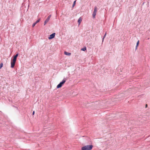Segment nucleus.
Returning a JSON list of instances; mask_svg holds the SVG:
<instances>
[{
    "mask_svg": "<svg viewBox=\"0 0 150 150\" xmlns=\"http://www.w3.org/2000/svg\"><path fill=\"white\" fill-rule=\"evenodd\" d=\"M93 147L92 145L85 146L81 147V150H91L92 149Z\"/></svg>",
    "mask_w": 150,
    "mask_h": 150,
    "instance_id": "obj_1",
    "label": "nucleus"
},
{
    "mask_svg": "<svg viewBox=\"0 0 150 150\" xmlns=\"http://www.w3.org/2000/svg\"><path fill=\"white\" fill-rule=\"evenodd\" d=\"M16 59L17 58L14 56L13 60L11 61V68H13L14 67Z\"/></svg>",
    "mask_w": 150,
    "mask_h": 150,
    "instance_id": "obj_2",
    "label": "nucleus"
},
{
    "mask_svg": "<svg viewBox=\"0 0 150 150\" xmlns=\"http://www.w3.org/2000/svg\"><path fill=\"white\" fill-rule=\"evenodd\" d=\"M66 79L64 78L62 81L57 86V88H61L62 85L66 81Z\"/></svg>",
    "mask_w": 150,
    "mask_h": 150,
    "instance_id": "obj_3",
    "label": "nucleus"
},
{
    "mask_svg": "<svg viewBox=\"0 0 150 150\" xmlns=\"http://www.w3.org/2000/svg\"><path fill=\"white\" fill-rule=\"evenodd\" d=\"M97 11V8L96 6H95L94 8V11L93 14V18H95L96 14Z\"/></svg>",
    "mask_w": 150,
    "mask_h": 150,
    "instance_id": "obj_4",
    "label": "nucleus"
},
{
    "mask_svg": "<svg viewBox=\"0 0 150 150\" xmlns=\"http://www.w3.org/2000/svg\"><path fill=\"white\" fill-rule=\"evenodd\" d=\"M55 33H53L52 34L50 35L49 36V37H48V39L49 40H50L52 39H53V38H54V37L55 36Z\"/></svg>",
    "mask_w": 150,
    "mask_h": 150,
    "instance_id": "obj_5",
    "label": "nucleus"
},
{
    "mask_svg": "<svg viewBox=\"0 0 150 150\" xmlns=\"http://www.w3.org/2000/svg\"><path fill=\"white\" fill-rule=\"evenodd\" d=\"M64 54H65L68 56H70L71 55V53L67 52L66 51L64 52Z\"/></svg>",
    "mask_w": 150,
    "mask_h": 150,
    "instance_id": "obj_6",
    "label": "nucleus"
},
{
    "mask_svg": "<svg viewBox=\"0 0 150 150\" xmlns=\"http://www.w3.org/2000/svg\"><path fill=\"white\" fill-rule=\"evenodd\" d=\"M82 20V19L81 17H80L79 18L78 21V22L79 23V24H80V23H81V21Z\"/></svg>",
    "mask_w": 150,
    "mask_h": 150,
    "instance_id": "obj_7",
    "label": "nucleus"
},
{
    "mask_svg": "<svg viewBox=\"0 0 150 150\" xmlns=\"http://www.w3.org/2000/svg\"><path fill=\"white\" fill-rule=\"evenodd\" d=\"M106 34H107V32H106L104 35V36L103 37V40H102V42H103V41H104V38L106 36Z\"/></svg>",
    "mask_w": 150,
    "mask_h": 150,
    "instance_id": "obj_8",
    "label": "nucleus"
},
{
    "mask_svg": "<svg viewBox=\"0 0 150 150\" xmlns=\"http://www.w3.org/2000/svg\"><path fill=\"white\" fill-rule=\"evenodd\" d=\"M81 50H83V51H85L86 50V47H83L81 49Z\"/></svg>",
    "mask_w": 150,
    "mask_h": 150,
    "instance_id": "obj_9",
    "label": "nucleus"
},
{
    "mask_svg": "<svg viewBox=\"0 0 150 150\" xmlns=\"http://www.w3.org/2000/svg\"><path fill=\"white\" fill-rule=\"evenodd\" d=\"M3 64L2 63H1L0 64V69H1L3 66Z\"/></svg>",
    "mask_w": 150,
    "mask_h": 150,
    "instance_id": "obj_10",
    "label": "nucleus"
},
{
    "mask_svg": "<svg viewBox=\"0 0 150 150\" xmlns=\"http://www.w3.org/2000/svg\"><path fill=\"white\" fill-rule=\"evenodd\" d=\"M40 18H39V19L38 20H37L35 23H38L40 21Z\"/></svg>",
    "mask_w": 150,
    "mask_h": 150,
    "instance_id": "obj_11",
    "label": "nucleus"
},
{
    "mask_svg": "<svg viewBox=\"0 0 150 150\" xmlns=\"http://www.w3.org/2000/svg\"><path fill=\"white\" fill-rule=\"evenodd\" d=\"M76 1H74V3H73V5H72V7H73L74 6V5H75V4H76Z\"/></svg>",
    "mask_w": 150,
    "mask_h": 150,
    "instance_id": "obj_12",
    "label": "nucleus"
},
{
    "mask_svg": "<svg viewBox=\"0 0 150 150\" xmlns=\"http://www.w3.org/2000/svg\"><path fill=\"white\" fill-rule=\"evenodd\" d=\"M49 20H50L48 18H47L45 20V21L47 23L49 21Z\"/></svg>",
    "mask_w": 150,
    "mask_h": 150,
    "instance_id": "obj_13",
    "label": "nucleus"
},
{
    "mask_svg": "<svg viewBox=\"0 0 150 150\" xmlns=\"http://www.w3.org/2000/svg\"><path fill=\"white\" fill-rule=\"evenodd\" d=\"M36 23L35 22L33 24V25H32V26L33 27H34L35 26V25H36Z\"/></svg>",
    "mask_w": 150,
    "mask_h": 150,
    "instance_id": "obj_14",
    "label": "nucleus"
},
{
    "mask_svg": "<svg viewBox=\"0 0 150 150\" xmlns=\"http://www.w3.org/2000/svg\"><path fill=\"white\" fill-rule=\"evenodd\" d=\"M51 15H50L47 18H48L49 19H50V17H51Z\"/></svg>",
    "mask_w": 150,
    "mask_h": 150,
    "instance_id": "obj_15",
    "label": "nucleus"
},
{
    "mask_svg": "<svg viewBox=\"0 0 150 150\" xmlns=\"http://www.w3.org/2000/svg\"><path fill=\"white\" fill-rule=\"evenodd\" d=\"M139 40H138V41H137V43L136 46H138V45L139 44Z\"/></svg>",
    "mask_w": 150,
    "mask_h": 150,
    "instance_id": "obj_16",
    "label": "nucleus"
},
{
    "mask_svg": "<svg viewBox=\"0 0 150 150\" xmlns=\"http://www.w3.org/2000/svg\"><path fill=\"white\" fill-rule=\"evenodd\" d=\"M18 56V54H17L15 55L14 56V57H15L16 58H17Z\"/></svg>",
    "mask_w": 150,
    "mask_h": 150,
    "instance_id": "obj_17",
    "label": "nucleus"
},
{
    "mask_svg": "<svg viewBox=\"0 0 150 150\" xmlns=\"http://www.w3.org/2000/svg\"><path fill=\"white\" fill-rule=\"evenodd\" d=\"M47 22H45V21H44V25H45L47 23Z\"/></svg>",
    "mask_w": 150,
    "mask_h": 150,
    "instance_id": "obj_18",
    "label": "nucleus"
},
{
    "mask_svg": "<svg viewBox=\"0 0 150 150\" xmlns=\"http://www.w3.org/2000/svg\"><path fill=\"white\" fill-rule=\"evenodd\" d=\"M35 114V111H33V115H34Z\"/></svg>",
    "mask_w": 150,
    "mask_h": 150,
    "instance_id": "obj_19",
    "label": "nucleus"
},
{
    "mask_svg": "<svg viewBox=\"0 0 150 150\" xmlns=\"http://www.w3.org/2000/svg\"><path fill=\"white\" fill-rule=\"evenodd\" d=\"M137 46H136V48H135L136 50L137 49Z\"/></svg>",
    "mask_w": 150,
    "mask_h": 150,
    "instance_id": "obj_20",
    "label": "nucleus"
},
{
    "mask_svg": "<svg viewBox=\"0 0 150 150\" xmlns=\"http://www.w3.org/2000/svg\"><path fill=\"white\" fill-rule=\"evenodd\" d=\"M147 106V105L146 104V107Z\"/></svg>",
    "mask_w": 150,
    "mask_h": 150,
    "instance_id": "obj_21",
    "label": "nucleus"
}]
</instances>
